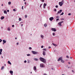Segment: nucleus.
Masks as SVG:
<instances>
[{"label":"nucleus","mask_w":75,"mask_h":75,"mask_svg":"<svg viewBox=\"0 0 75 75\" xmlns=\"http://www.w3.org/2000/svg\"><path fill=\"white\" fill-rule=\"evenodd\" d=\"M39 60L40 61L43 62H44V63H45V62H46L45 59L44 58L42 57H40L39 58Z\"/></svg>","instance_id":"obj_1"},{"label":"nucleus","mask_w":75,"mask_h":75,"mask_svg":"<svg viewBox=\"0 0 75 75\" xmlns=\"http://www.w3.org/2000/svg\"><path fill=\"white\" fill-rule=\"evenodd\" d=\"M63 4H64V0H63L62 1L59 2V4L60 6H62Z\"/></svg>","instance_id":"obj_2"},{"label":"nucleus","mask_w":75,"mask_h":75,"mask_svg":"<svg viewBox=\"0 0 75 75\" xmlns=\"http://www.w3.org/2000/svg\"><path fill=\"white\" fill-rule=\"evenodd\" d=\"M43 50H44V51L43 52V55L45 56V55L46 54L45 52L47 51V50H46L45 49H43Z\"/></svg>","instance_id":"obj_3"},{"label":"nucleus","mask_w":75,"mask_h":75,"mask_svg":"<svg viewBox=\"0 0 75 75\" xmlns=\"http://www.w3.org/2000/svg\"><path fill=\"white\" fill-rule=\"evenodd\" d=\"M33 54H38V52H35L34 51H32L31 52Z\"/></svg>","instance_id":"obj_4"},{"label":"nucleus","mask_w":75,"mask_h":75,"mask_svg":"<svg viewBox=\"0 0 75 75\" xmlns=\"http://www.w3.org/2000/svg\"><path fill=\"white\" fill-rule=\"evenodd\" d=\"M52 31H56V29L55 28H52Z\"/></svg>","instance_id":"obj_5"},{"label":"nucleus","mask_w":75,"mask_h":75,"mask_svg":"<svg viewBox=\"0 0 75 75\" xmlns=\"http://www.w3.org/2000/svg\"><path fill=\"white\" fill-rule=\"evenodd\" d=\"M62 10H60V11H58V12L57 13L58 14H59V13H61L62 12Z\"/></svg>","instance_id":"obj_6"},{"label":"nucleus","mask_w":75,"mask_h":75,"mask_svg":"<svg viewBox=\"0 0 75 75\" xmlns=\"http://www.w3.org/2000/svg\"><path fill=\"white\" fill-rule=\"evenodd\" d=\"M49 19L50 21H52V20L54 19V18H53V17H51V18H50Z\"/></svg>","instance_id":"obj_7"},{"label":"nucleus","mask_w":75,"mask_h":75,"mask_svg":"<svg viewBox=\"0 0 75 75\" xmlns=\"http://www.w3.org/2000/svg\"><path fill=\"white\" fill-rule=\"evenodd\" d=\"M40 67L41 68H42V67H44V65H43L42 64H40Z\"/></svg>","instance_id":"obj_8"},{"label":"nucleus","mask_w":75,"mask_h":75,"mask_svg":"<svg viewBox=\"0 0 75 75\" xmlns=\"http://www.w3.org/2000/svg\"><path fill=\"white\" fill-rule=\"evenodd\" d=\"M2 51H3V50L2 49H1L0 50V55L1 54V52H2Z\"/></svg>","instance_id":"obj_9"},{"label":"nucleus","mask_w":75,"mask_h":75,"mask_svg":"<svg viewBox=\"0 0 75 75\" xmlns=\"http://www.w3.org/2000/svg\"><path fill=\"white\" fill-rule=\"evenodd\" d=\"M61 58H62V57H59L58 59V61H59L60 60H61Z\"/></svg>","instance_id":"obj_10"},{"label":"nucleus","mask_w":75,"mask_h":75,"mask_svg":"<svg viewBox=\"0 0 75 75\" xmlns=\"http://www.w3.org/2000/svg\"><path fill=\"white\" fill-rule=\"evenodd\" d=\"M4 18V16H2L1 17V20H3Z\"/></svg>","instance_id":"obj_11"},{"label":"nucleus","mask_w":75,"mask_h":75,"mask_svg":"<svg viewBox=\"0 0 75 75\" xmlns=\"http://www.w3.org/2000/svg\"><path fill=\"white\" fill-rule=\"evenodd\" d=\"M44 26L45 27H47V24L46 23H45L44 25Z\"/></svg>","instance_id":"obj_12"},{"label":"nucleus","mask_w":75,"mask_h":75,"mask_svg":"<svg viewBox=\"0 0 75 75\" xmlns=\"http://www.w3.org/2000/svg\"><path fill=\"white\" fill-rule=\"evenodd\" d=\"M8 64H10V65H11V62H10L9 61H8Z\"/></svg>","instance_id":"obj_13"},{"label":"nucleus","mask_w":75,"mask_h":75,"mask_svg":"<svg viewBox=\"0 0 75 75\" xmlns=\"http://www.w3.org/2000/svg\"><path fill=\"white\" fill-rule=\"evenodd\" d=\"M10 74H13V71H10Z\"/></svg>","instance_id":"obj_14"},{"label":"nucleus","mask_w":75,"mask_h":75,"mask_svg":"<svg viewBox=\"0 0 75 75\" xmlns=\"http://www.w3.org/2000/svg\"><path fill=\"white\" fill-rule=\"evenodd\" d=\"M3 42H4V43H6V41L4 40H3Z\"/></svg>","instance_id":"obj_15"},{"label":"nucleus","mask_w":75,"mask_h":75,"mask_svg":"<svg viewBox=\"0 0 75 75\" xmlns=\"http://www.w3.org/2000/svg\"><path fill=\"white\" fill-rule=\"evenodd\" d=\"M34 70H36L37 69V68L36 67L34 66Z\"/></svg>","instance_id":"obj_16"},{"label":"nucleus","mask_w":75,"mask_h":75,"mask_svg":"<svg viewBox=\"0 0 75 75\" xmlns=\"http://www.w3.org/2000/svg\"><path fill=\"white\" fill-rule=\"evenodd\" d=\"M4 66H2L1 68V70H3L4 69Z\"/></svg>","instance_id":"obj_17"},{"label":"nucleus","mask_w":75,"mask_h":75,"mask_svg":"<svg viewBox=\"0 0 75 75\" xmlns=\"http://www.w3.org/2000/svg\"><path fill=\"white\" fill-rule=\"evenodd\" d=\"M61 62L62 63H64V61L62 59L61 60Z\"/></svg>","instance_id":"obj_18"},{"label":"nucleus","mask_w":75,"mask_h":75,"mask_svg":"<svg viewBox=\"0 0 75 75\" xmlns=\"http://www.w3.org/2000/svg\"><path fill=\"white\" fill-rule=\"evenodd\" d=\"M4 14H7V11H4Z\"/></svg>","instance_id":"obj_19"},{"label":"nucleus","mask_w":75,"mask_h":75,"mask_svg":"<svg viewBox=\"0 0 75 75\" xmlns=\"http://www.w3.org/2000/svg\"><path fill=\"white\" fill-rule=\"evenodd\" d=\"M34 59L35 61H38V59H37L35 58V59Z\"/></svg>","instance_id":"obj_20"},{"label":"nucleus","mask_w":75,"mask_h":75,"mask_svg":"<svg viewBox=\"0 0 75 75\" xmlns=\"http://www.w3.org/2000/svg\"><path fill=\"white\" fill-rule=\"evenodd\" d=\"M53 44L55 47H57V45L56 44H54V43H53Z\"/></svg>","instance_id":"obj_21"},{"label":"nucleus","mask_w":75,"mask_h":75,"mask_svg":"<svg viewBox=\"0 0 75 75\" xmlns=\"http://www.w3.org/2000/svg\"><path fill=\"white\" fill-rule=\"evenodd\" d=\"M7 29L8 31H10V28H8Z\"/></svg>","instance_id":"obj_22"},{"label":"nucleus","mask_w":75,"mask_h":75,"mask_svg":"<svg viewBox=\"0 0 75 75\" xmlns=\"http://www.w3.org/2000/svg\"><path fill=\"white\" fill-rule=\"evenodd\" d=\"M40 37H41V38H43V39L44 38V36L43 35H41Z\"/></svg>","instance_id":"obj_23"},{"label":"nucleus","mask_w":75,"mask_h":75,"mask_svg":"<svg viewBox=\"0 0 75 75\" xmlns=\"http://www.w3.org/2000/svg\"><path fill=\"white\" fill-rule=\"evenodd\" d=\"M58 24H59V25H61V23L60 22H59L58 23Z\"/></svg>","instance_id":"obj_24"},{"label":"nucleus","mask_w":75,"mask_h":75,"mask_svg":"<svg viewBox=\"0 0 75 75\" xmlns=\"http://www.w3.org/2000/svg\"><path fill=\"white\" fill-rule=\"evenodd\" d=\"M8 4H9V5H10V4H11V2H8Z\"/></svg>","instance_id":"obj_25"},{"label":"nucleus","mask_w":75,"mask_h":75,"mask_svg":"<svg viewBox=\"0 0 75 75\" xmlns=\"http://www.w3.org/2000/svg\"><path fill=\"white\" fill-rule=\"evenodd\" d=\"M47 6V4H44L43 6Z\"/></svg>","instance_id":"obj_26"},{"label":"nucleus","mask_w":75,"mask_h":75,"mask_svg":"<svg viewBox=\"0 0 75 75\" xmlns=\"http://www.w3.org/2000/svg\"><path fill=\"white\" fill-rule=\"evenodd\" d=\"M64 14V12H62L60 15V16H61L62 15H63Z\"/></svg>","instance_id":"obj_27"},{"label":"nucleus","mask_w":75,"mask_h":75,"mask_svg":"<svg viewBox=\"0 0 75 75\" xmlns=\"http://www.w3.org/2000/svg\"><path fill=\"white\" fill-rule=\"evenodd\" d=\"M19 21H21V18H19Z\"/></svg>","instance_id":"obj_28"},{"label":"nucleus","mask_w":75,"mask_h":75,"mask_svg":"<svg viewBox=\"0 0 75 75\" xmlns=\"http://www.w3.org/2000/svg\"><path fill=\"white\" fill-rule=\"evenodd\" d=\"M58 20H59V18H57V19H56V21H58Z\"/></svg>","instance_id":"obj_29"},{"label":"nucleus","mask_w":75,"mask_h":75,"mask_svg":"<svg viewBox=\"0 0 75 75\" xmlns=\"http://www.w3.org/2000/svg\"><path fill=\"white\" fill-rule=\"evenodd\" d=\"M42 6V4H41L40 6V7H41V6Z\"/></svg>","instance_id":"obj_30"},{"label":"nucleus","mask_w":75,"mask_h":75,"mask_svg":"<svg viewBox=\"0 0 75 75\" xmlns=\"http://www.w3.org/2000/svg\"><path fill=\"white\" fill-rule=\"evenodd\" d=\"M52 35H54V36L55 35V33H53Z\"/></svg>","instance_id":"obj_31"},{"label":"nucleus","mask_w":75,"mask_h":75,"mask_svg":"<svg viewBox=\"0 0 75 75\" xmlns=\"http://www.w3.org/2000/svg\"><path fill=\"white\" fill-rule=\"evenodd\" d=\"M27 56H30V54H27Z\"/></svg>","instance_id":"obj_32"},{"label":"nucleus","mask_w":75,"mask_h":75,"mask_svg":"<svg viewBox=\"0 0 75 75\" xmlns=\"http://www.w3.org/2000/svg\"><path fill=\"white\" fill-rule=\"evenodd\" d=\"M43 47H44V46L43 45L41 47V48H42Z\"/></svg>","instance_id":"obj_33"},{"label":"nucleus","mask_w":75,"mask_h":75,"mask_svg":"<svg viewBox=\"0 0 75 75\" xmlns=\"http://www.w3.org/2000/svg\"><path fill=\"white\" fill-rule=\"evenodd\" d=\"M67 58H69V57L68 56H66Z\"/></svg>","instance_id":"obj_34"},{"label":"nucleus","mask_w":75,"mask_h":75,"mask_svg":"<svg viewBox=\"0 0 75 75\" xmlns=\"http://www.w3.org/2000/svg\"><path fill=\"white\" fill-rule=\"evenodd\" d=\"M13 11H16V9H13Z\"/></svg>","instance_id":"obj_35"},{"label":"nucleus","mask_w":75,"mask_h":75,"mask_svg":"<svg viewBox=\"0 0 75 75\" xmlns=\"http://www.w3.org/2000/svg\"><path fill=\"white\" fill-rule=\"evenodd\" d=\"M24 62L25 63H26V62H27V61H26V60L25 61H24Z\"/></svg>","instance_id":"obj_36"},{"label":"nucleus","mask_w":75,"mask_h":75,"mask_svg":"<svg viewBox=\"0 0 75 75\" xmlns=\"http://www.w3.org/2000/svg\"><path fill=\"white\" fill-rule=\"evenodd\" d=\"M71 13H69L68 14V15H69V16H71Z\"/></svg>","instance_id":"obj_37"},{"label":"nucleus","mask_w":75,"mask_h":75,"mask_svg":"<svg viewBox=\"0 0 75 75\" xmlns=\"http://www.w3.org/2000/svg\"><path fill=\"white\" fill-rule=\"evenodd\" d=\"M54 11H57V9H54Z\"/></svg>","instance_id":"obj_38"},{"label":"nucleus","mask_w":75,"mask_h":75,"mask_svg":"<svg viewBox=\"0 0 75 75\" xmlns=\"http://www.w3.org/2000/svg\"><path fill=\"white\" fill-rule=\"evenodd\" d=\"M29 50H31V47H30L29 48Z\"/></svg>","instance_id":"obj_39"},{"label":"nucleus","mask_w":75,"mask_h":75,"mask_svg":"<svg viewBox=\"0 0 75 75\" xmlns=\"http://www.w3.org/2000/svg\"><path fill=\"white\" fill-rule=\"evenodd\" d=\"M58 6H57V5H56V6H55V7H56V8H58Z\"/></svg>","instance_id":"obj_40"},{"label":"nucleus","mask_w":75,"mask_h":75,"mask_svg":"<svg viewBox=\"0 0 75 75\" xmlns=\"http://www.w3.org/2000/svg\"><path fill=\"white\" fill-rule=\"evenodd\" d=\"M60 23H61H61H64V21H62L60 22Z\"/></svg>","instance_id":"obj_41"},{"label":"nucleus","mask_w":75,"mask_h":75,"mask_svg":"<svg viewBox=\"0 0 75 75\" xmlns=\"http://www.w3.org/2000/svg\"><path fill=\"white\" fill-rule=\"evenodd\" d=\"M23 7H24V6H23L22 7V9H23V10H24V8H23Z\"/></svg>","instance_id":"obj_42"},{"label":"nucleus","mask_w":75,"mask_h":75,"mask_svg":"<svg viewBox=\"0 0 75 75\" xmlns=\"http://www.w3.org/2000/svg\"><path fill=\"white\" fill-rule=\"evenodd\" d=\"M25 18H27V16L25 15Z\"/></svg>","instance_id":"obj_43"},{"label":"nucleus","mask_w":75,"mask_h":75,"mask_svg":"<svg viewBox=\"0 0 75 75\" xmlns=\"http://www.w3.org/2000/svg\"><path fill=\"white\" fill-rule=\"evenodd\" d=\"M12 27H14V25H12Z\"/></svg>","instance_id":"obj_44"},{"label":"nucleus","mask_w":75,"mask_h":75,"mask_svg":"<svg viewBox=\"0 0 75 75\" xmlns=\"http://www.w3.org/2000/svg\"><path fill=\"white\" fill-rule=\"evenodd\" d=\"M59 18V16H57L56 17V18Z\"/></svg>","instance_id":"obj_45"},{"label":"nucleus","mask_w":75,"mask_h":75,"mask_svg":"<svg viewBox=\"0 0 75 75\" xmlns=\"http://www.w3.org/2000/svg\"><path fill=\"white\" fill-rule=\"evenodd\" d=\"M45 6H43V8H45Z\"/></svg>","instance_id":"obj_46"},{"label":"nucleus","mask_w":75,"mask_h":75,"mask_svg":"<svg viewBox=\"0 0 75 75\" xmlns=\"http://www.w3.org/2000/svg\"><path fill=\"white\" fill-rule=\"evenodd\" d=\"M42 1V2H44V0H41Z\"/></svg>","instance_id":"obj_47"},{"label":"nucleus","mask_w":75,"mask_h":75,"mask_svg":"<svg viewBox=\"0 0 75 75\" xmlns=\"http://www.w3.org/2000/svg\"><path fill=\"white\" fill-rule=\"evenodd\" d=\"M24 4H27V3H26V2H25Z\"/></svg>","instance_id":"obj_48"},{"label":"nucleus","mask_w":75,"mask_h":75,"mask_svg":"<svg viewBox=\"0 0 75 75\" xmlns=\"http://www.w3.org/2000/svg\"><path fill=\"white\" fill-rule=\"evenodd\" d=\"M48 48H49V49H50V48H51V47L49 46Z\"/></svg>","instance_id":"obj_49"},{"label":"nucleus","mask_w":75,"mask_h":75,"mask_svg":"<svg viewBox=\"0 0 75 75\" xmlns=\"http://www.w3.org/2000/svg\"><path fill=\"white\" fill-rule=\"evenodd\" d=\"M68 64H71V63L70 62H69L68 63Z\"/></svg>","instance_id":"obj_50"},{"label":"nucleus","mask_w":75,"mask_h":75,"mask_svg":"<svg viewBox=\"0 0 75 75\" xmlns=\"http://www.w3.org/2000/svg\"><path fill=\"white\" fill-rule=\"evenodd\" d=\"M7 11L8 12H9V10H7Z\"/></svg>","instance_id":"obj_51"},{"label":"nucleus","mask_w":75,"mask_h":75,"mask_svg":"<svg viewBox=\"0 0 75 75\" xmlns=\"http://www.w3.org/2000/svg\"><path fill=\"white\" fill-rule=\"evenodd\" d=\"M2 41V40H1L0 41V42H1Z\"/></svg>","instance_id":"obj_52"},{"label":"nucleus","mask_w":75,"mask_h":75,"mask_svg":"<svg viewBox=\"0 0 75 75\" xmlns=\"http://www.w3.org/2000/svg\"><path fill=\"white\" fill-rule=\"evenodd\" d=\"M17 45H18V43H16Z\"/></svg>","instance_id":"obj_53"},{"label":"nucleus","mask_w":75,"mask_h":75,"mask_svg":"<svg viewBox=\"0 0 75 75\" xmlns=\"http://www.w3.org/2000/svg\"><path fill=\"white\" fill-rule=\"evenodd\" d=\"M15 39L16 40H17V38H15Z\"/></svg>","instance_id":"obj_54"},{"label":"nucleus","mask_w":75,"mask_h":75,"mask_svg":"<svg viewBox=\"0 0 75 75\" xmlns=\"http://www.w3.org/2000/svg\"><path fill=\"white\" fill-rule=\"evenodd\" d=\"M44 75H47V74H44Z\"/></svg>","instance_id":"obj_55"},{"label":"nucleus","mask_w":75,"mask_h":75,"mask_svg":"<svg viewBox=\"0 0 75 75\" xmlns=\"http://www.w3.org/2000/svg\"><path fill=\"white\" fill-rule=\"evenodd\" d=\"M23 24H21V26H23Z\"/></svg>","instance_id":"obj_56"},{"label":"nucleus","mask_w":75,"mask_h":75,"mask_svg":"<svg viewBox=\"0 0 75 75\" xmlns=\"http://www.w3.org/2000/svg\"><path fill=\"white\" fill-rule=\"evenodd\" d=\"M72 72H74V71L73 70H72Z\"/></svg>","instance_id":"obj_57"},{"label":"nucleus","mask_w":75,"mask_h":75,"mask_svg":"<svg viewBox=\"0 0 75 75\" xmlns=\"http://www.w3.org/2000/svg\"><path fill=\"white\" fill-rule=\"evenodd\" d=\"M1 6H3V4H2L1 5Z\"/></svg>","instance_id":"obj_58"},{"label":"nucleus","mask_w":75,"mask_h":75,"mask_svg":"<svg viewBox=\"0 0 75 75\" xmlns=\"http://www.w3.org/2000/svg\"><path fill=\"white\" fill-rule=\"evenodd\" d=\"M4 43H4V42H3V44H4Z\"/></svg>","instance_id":"obj_59"},{"label":"nucleus","mask_w":75,"mask_h":75,"mask_svg":"<svg viewBox=\"0 0 75 75\" xmlns=\"http://www.w3.org/2000/svg\"><path fill=\"white\" fill-rule=\"evenodd\" d=\"M70 58L71 59H72V57H70Z\"/></svg>","instance_id":"obj_60"},{"label":"nucleus","mask_w":75,"mask_h":75,"mask_svg":"<svg viewBox=\"0 0 75 75\" xmlns=\"http://www.w3.org/2000/svg\"><path fill=\"white\" fill-rule=\"evenodd\" d=\"M24 1H25V0H23Z\"/></svg>","instance_id":"obj_61"},{"label":"nucleus","mask_w":75,"mask_h":75,"mask_svg":"<svg viewBox=\"0 0 75 75\" xmlns=\"http://www.w3.org/2000/svg\"><path fill=\"white\" fill-rule=\"evenodd\" d=\"M4 65H5V66H6V64H5Z\"/></svg>","instance_id":"obj_62"},{"label":"nucleus","mask_w":75,"mask_h":75,"mask_svg":"<svg viewBox=\"0 0 75 75\" xmlns=\"http://www.w3.org/2000/svg\"><path fill=\"white\" fill-rule=\"evenodd\" d=\"M68 68H69V67H68Z\"/></svg>","instance_id":"obj_63"},{"label":"nucleus","mask_w":75,"mask_h":75,"mask_svg":"<svg viewBox=\"0 0 75 75\" xmlns=\"http://www.w3.org/2000/svg\"><path fill=\"white\" fill-rule=\"evenodd\" d=\"M0 40L1 41V40H1V39H0Z\"/></svg>","instance_id":"obj_64"}]
</instances>
